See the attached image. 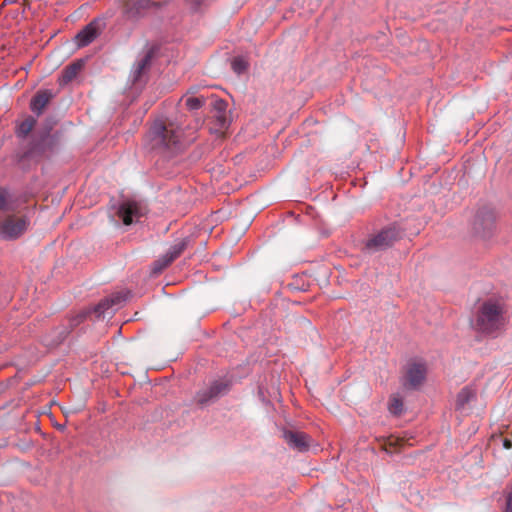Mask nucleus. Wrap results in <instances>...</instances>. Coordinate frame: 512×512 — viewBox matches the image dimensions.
<instances>
[{"label":"nucleus","instance_id":"423d86ee","mask_svg":"<svg viewBox=\"0 0 512 512\" xmlns=\"http://www.w3.org/2000/svg\"><path fill=\"white\" fill-rule=\"evenodd\" d=\"M117 213L122 218L123 224L140 223L145 220L148 208L143 201L126 199L119 205Z\"/></svg>","mask_w":512,"mask_h":512},{"label":"nucleus","instance_id":"f03ea898","mask_svg":"<svg viewBox=\"0 0 512 512\" xmlns=\"http://www.w3.org/2000/svg\"><path fill=\"white\" fill-rule=\"evenodd\" d=\"M181 136V130L173 124L155 122L146 135L145 146L162 154L174 153L180 147Z\"/></svg>","mask_w":512,"mask_h":512},{"label":"nucleus","instance_id":"6ab92c4d","mask_svg":"<svg viewBox=\"0 0 512 512\" xmlns=\"http://www.w3.org/2000/svg\"><path fill=\"white\" fill-rule=\"evenodd\" d=\"M27 226H0V238L3 240H15L23 235Z\"/></svg>","mask_w":512,"mask_h":512},{"label":"nucleus","instance_id":"cd10ccee","mask_svg":"<svg viewBox=\"0 0 512 512\" xmlns=\"http://www.w3.org/2000/svg\"><path fill=\"white\" fill-rule=\"evenodd\" d=\"M505 512H512V493H509L506 498V509Z\"/></svg>","mask_w":512,"mask_h":512},{"label":"nucleus","instance_id":"f257e3e1","mask_svg":"<svg viewBox=\"0 0 512 512\" xmlns=\"http://www.w3.org/2000/svg\"><path fill=\"white\" fill-rule=\"evenodd\" d=\"M128 296V291H120L105 297L93 308L83 310L71 317L66 324H62L46 334L43 337L44 345L48 348L58 347L65 341L71 331L91 314H94L96 319H104L106 316H112L114 311L128 299Z\"/></svg>","mask_w":512,"mask_h":512},{"label":"nucleus","instance_id":"b1692460","mask_svg":"<svg viewBox=\"0 0 512 512\" xmlns=\"http://www.w3.org/2000/svg\"><path fill=\"white\" fill-rule=\"evenodd\" d=\"M204 103L203 97H188L185 101L186 107L191 111L200 109Z\"/></svg>","mask_w":512,"mask_h":512},{"label":"nucleus","instance_id":"4be33fe9","mask_svg":"<svg viewBox=\"0 0 512 512\" xmlns=\"http://www.w3.org/2000/svg\"><path fill=\"white\" fill-rule=\"evenodd\" d=\"M248 66V62L242 57L234 58L231 63L233 71L238 75L244 73L247 70Z\"/></svg>","mask_w":512,"mask_h":512},{"label":"nucleus","instance_id":"dca6fc26","mask_svg":"<svg viewBox=\"0 0 512 512\" xmlns=\"http://www.w3.org/2000/svg\"><path fill=\"white\" fill-rule=\"evenodd\" d=\"M153 58V51L149 50L140 60H138L131 72L133 82H137L143 73L150 67Z\"/></svg>","mask_w":512,"mask_h":512},{"label":"nucleus","instance_id":"c756f323","mask_svg":"<svg viewBox=\"0 0 512 512\" xmlns=\"http://www.w3.org/2000/svg\"><path fill=\"white\" fill-rule=\"evenodd\" d=\"M245 221L248 222L249 224H251L254 221V217H250V218L246 219Z\"/></svg>","mask_w":512,"mask_h":512},{"label":"nucleus","instance_id":"0eeeda50","mask_svg":"<svg viewBox=\"0 0 512 512\" xmlns=\"http://www.w3.org/2000/svg\"><path fill=\"white\" fill-rule=\"evenodd\" d=\"M229 390L230 382L228 380L218 379L213 381L208 387L199 390L196 394V401L201 406H205L226 395Z\"/></svg>","mask_w":512,"mask_h":512},{"label":"nucleus","instance_id":"7ed1b4c3","mask_svg":"<svg viewBox=\"0 0 512 512\" xmlns=\"http://www.w3.org/2000/svg\"><path fill=\"white\" fill-rule=\"evenodd\" d=\"M57 146V137L45 132L33 136L26 148L16 153L15 158L19 165L25 166L31 161L38 162L43 158H49L55 153Z\"/></svg>","mask_w":512,"mask_h":512},{"label":"nucleus","instance_id":"c85d7f7f","mask_svg":"<svg viewBox=\"0 0 512 512\" xmlns=\"http://www.w3.org/2000/svg\"><path fill=\"white\" fill-rule=\"evenodd\" d=\"M189 3L196 9L202 2V0H188Z\"/></svg>","mask_w":512,"mask_h":512},{"label":"nucleus","instance_id":"6e6552de","mask_svg":"<svg viewBox=\"0 0 512 512\" xmlns=\"http://www.w3.org/2000/svg\"><path fill=\"white\" fill-rule=\"evenodd\" d=\"M427 367L422 361H413L407 364L406 374L402 384L406 389L415 390L426 379Z\"/></svg>","mask_w":512,"mask_h":512},{"label":"nucleus","instance_id":"aec40b11","mask_svg":"<svg viewBox=\"0 0 512 512\" xmlns=\"http://www.w3.org/2000/svg\"><path fill=\"white\" fill-rule=\"evenodd\" d=\"M173 262V260L171 259V257H169L166 253L159 256L153 263H152V266H151V273L153 275H159L160 273L163 272V270H165L171 263Z\"/></svg>","mask_w":512,"mask_h":512},{"label":"nucleus","instance_id":"20e7f679","mask_svg":"<svg viewBox=\"0 0 512 512\" xmlns=\"http://www.w3.org/2000/svg\"><path fill=\"white\" fill-rule=\"evenodd\" d=\"M401 226H384L376 234L369 237L364 243V250L375 253L386 250L403 237Z\"/></svg>","mask_w":512,"mask_h":512},{"label":"nucleus","instance_id":"2f4dec72","mask_svg":"<svg viewBox=\"0 0 512 512\" xmlns=\"http://www.w3.org/2000/svg\"><path fill=\"white\" fill-rule=\"evenodd\" d=\"M239 232H240L241 234H243V233H245V232H246V229H241Z\"/></svg>","mask_w":512,"mask_h":512},{"label":"nucleus","instance_id":"1a4fd4ad","mask_svg":"<svg viewBox=\"0 0 512 512\" xmlns=\"http://www.w3.org/2000/svg\"><path fill=\"white\" fill-rule=\"evenodd\" d=\"M106 22L102 17H97L88 23L75 37L78 47H85L92 43L105 29Z\"/></svg>","mask_w":512,"mask_h":512},{"label":"nucleus","instance_id":"9b49d317","mask_svg":"<svg viewBox=\"0 0 512 512\" xmlns=\"http://www.w3.org/2000/svg\"><path fill=\"white\" fill-rule=\"evenodd\" d=\"M22 204L19 195L12 192L9 188L0 186V212H15Z\"/></svg>","mask_w":512,"mask_h":512},{"label":"nucleus","instance_id":"5701e85b","mask_svg":"<svg viewBox=\"0 0 512 512\" xmlns=\"http://www.w3.org/2000/svg\"><path fill=\"white\" fill-rule=\"evenodd\" d=\"M389 411L391 414L399 416L403 412V401L398 397H393L389 404Z\"/></svg>","mask_w":512,"mask_h":512},{"label":"nucleus","instance_id":"39448f33","mask_svg":"<svg viewBox=\"0 0 512 512\" xmlns=\"http://www.w3.org/2000/svg\"><path fill=\"white\" fill-rule=\"evenodd\" d=\"M502 309L491 300L484 302L476 317V328L486 334L494 333L501 326Z\"/></svg>","mask_w":512,"mask_h":512},{"label":"nucleus","instance_id":"393cba45","mask_svg":"<svg viewBox=\"0 0 512 512\" xmlns=\"http://www.w3.org/2000/svg\"><path fill=\"white\" fill-rule=\"evenodd\" d=\"M478 217H481V220L485 223L496 221V216H495L494 212L487 208L479 211Z\"/></svg>","mask_w":512,"mask_h":512},{"label":"nucleus","instance_id":"ddd939ff","mask_svg":"<svg viewBox=\"0 0 512 512\" xmlns=\"http://www.w3.org/2000/svg\"><path fill=\"white\" fill-rule=\"evenodd\" d=\"M53 97L54 94L51 90H39L30 101L31 111L40 116Z\"/></svg>","mask_w":512,"mask_h":512},{"label":"nucleus","instance_id":"7c9ffc66","mask_svg":"<svg viewBox=\"0 0 512 512\" xmlns=\"http://www.w3.org/2000/svg\"><path fill=\"white\" fill-rule=\"evenodd\" d=\"M504 446H505V447H507V448H508V447H510V446H511L510 441H507V440H506V441L504 442Z\"/></svg>","mask_w":512,"mask_h":512},{"label":"nucleus","instance_id":"bb28decb","mask_svg":"<svg viewBox=\"0 0 512 512\" xmlns=\"http://www.w3.org/2000/svg\"><path fill=\"white\" fill-rule=\"evenodd\" d=\"M225 214H226V213H225L224 211H222V210L217 211V212L214 214V218H213V220H212V221H215V222H217V221H221V222H223V221H228V220H230V218H226V217H224V215H225Z\"/></svg>","mask_w":512,"mask_h":512},{"label":"nucleus","instance_id":"9d476101","mask_svg":"<svg viewBox=\"0 0 512 512\" xmlns=\"http://www.w3.org/2000/svg\"><path fill=\"white\" fill-rule=\"evenodd\" d=\"M159 6V2L153 0H128L124 5L123 14L127 19L138 20L151 8Z\"/></svg>","mask_w":512,"mask_h":512},{"label":"nucleus","instance_id":"a211bd4d","mask_svg":"<svg viewBox=\"0 0 512 512\" xmlns=\"http://www.w3.org/2000/svg\"><path fill=\"white\" fill-rule=\"evenodd\" d=\"M191 242V236H185L181 239H178L174 242L173 245L170 246L166 254L174 261L183 253V251L191 244Z\"/></svg>","mask_w":512,"mask_h":512},{"label":"nucleus","instance_id":"a878e982","mask_svg":"<svg viewBox=\"0 0 512 512\" xmlns=\"http://www.w3.org/2000/svg\"><path fill=\"white\" fill-rule=\"evenodd\" d=\"M284 221L288 224L293 222H303V220L299 218V215H296L294 212H288Z\"/></svg>","mask_w":512,"mask_h":512},{"label":"nucleus","instance_id":"f3484780","mask_svg":"<svg viewBox=\"0 0 512 512\" xmlns=\"http://www.w3.org/2000/svg\"><path fill=\"white\" fill-rule=\"evenodd\" d=\"M37 119L33 116H27L23 121H16L15 135L19 139H25L34 129Z\"/></svg>","mask_w":512,"mask_h":512},{"label":"nucleus","instance_id":"f8f14e48","mask_svg":"<svg viewBox=\"0 0 512 512\" xmlns=\"http://www.w3.org/2000/svg\"><path fill=\"white\" fill-rule=\"evenodd\" d=\"M282 437L290 448L298 450L299 452L307 451L309 448V437L304 432L284 429Z\"/></svg>","mask_w":512,"mask_h":512},{"label":"nucleus","instance_id":"4468645a","mask_svg":"<svg viewBox=\"0 0 512 512\" xmlns=\"http://www.w3.org/2000/svg\"><path fill=\"white\" fill-rule=\"evenodd\" d=\"M84 66L83 60H77L69 65H67L59 78L60 85H66L70 83L72 80H74L79 72L82 70Z\"/></svg>","mask_w":512,"mask_h":512},{"label":"nucleus","instance_id":"2eb2a0df","mask_svg":"<svg viewBox=\"0 0 512 512\" xmlns=\"http://www.w3.org/2000/svg\"><path fill=\"white\" fill-rule=\"evenodd\" d=\"M214 117L216 119L217 125L220 129H225L228 127V121L226 117V109L227 103L225 100L220 98L213 99L212 102Z\"/></svg>","mask_w":512,"mask_h":512},{"label":"nucleus","instance_id":"412c9836","mask_svg":"<svg viewBox=\"0 0 512 512\" xmlns=\"http://www.w3.org/2000/svg\"><path fill=\"white\" fill-rule=\"evenodd\" d=\"M475 394L472 389L465 387L457 395L456 408L463 409L464 406L474 398Z\"/></svg>","mask_w":512,"mask_h":512}]
</instances>
